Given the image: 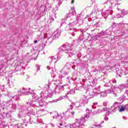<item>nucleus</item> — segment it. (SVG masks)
I'll use <instances>...</instances> for the list:
<instances>
[{
  "label": "nucleus",
  "instance_id": "obj_8",
  "mask_svg": "<svg viewBox=\"0 0 128 128\" xmlns=\"http://www.w3.org/2000/svg\"><path fill=\"white\" fill-rule=\"evenodd\" d=\"M50 96H52V91L50 90H46L42 93H41V96L44 98H50Z\"/></svg>",
  "mask_w": 128,
  "mask_h": 128
},
{
  "label": "nucleus",
  "instance_id": "obj_6",
  "mask_svg": "<svg viewBox=\"0 0 128 128\" xmlns=\"http://www.w3.org/2000/svg\"><path fill=\"white\" fill-rule=\"evenodd\" d=\"M84 24V20H76L70 23L68 26L70 27V30H72V28H74V26H76V24Z\"/></svg>",
  "mask_w": 128,
  "mask_h": 128
},
{
  "label": "nucleus",
  "instance_id": "obj_39",
  "mask_svg": "<svg viewBox=\"0 0 128 128\" xmlns=\"http://www.w3.org/2000/svg\"><path fill=\"white\" fill-rule=\"evenodd\" d=\"M50 20L52 22H54V18H52V16H50Z\"/></svg>",
  "mask_w": 128,
  "mask_h": 128
},
{
  "label": "nucleus",
  "instance_id": "obj_7",
  "mask_svg": "<svg viewBox=\"0 0 128 128\" xmlns=\"http://www.w3.org/2000/svg\"><path fill=\"white\" fill-rule=\"evenodd\" d=\"M88 97L86 96H82L80 98V104H81V106H84L86 104H88Z\"/></svg>",
  "mask_w": 128,
  "mask_h": 128
},
{
  "label": "nucleus",
  "instance_id": "obj_44",
  "mask_svg": "<svg viewBox=\"0 0 128 128\" xmlns=\"http://www.w3.org/2000/svg\"><path fill=\"white\" fill-rule=\"evenodd\" d=\"M62 114H63L64 116H66V112H62Z\"/></svg>",
  "mask_w": 128,
  "mask_h": 128
},
{
  "label": "nucleus",
  "instance_id": "obj_20",
  "mask_svg": "<svg viewBox=\"0 0 128 128\" xmlns=\"http://www.w3.org/2000/svg\"><path fill=\"white\" fill-rule=\"evenodd\" d=\"M101 98H104V96H106V92H102L100 94Z\"/></svg>",
  "mask_w": 128,
  "mask_h": 128
},
{
  "label": "nucleus",
  "instance_id": "obj_50",
  "mask_svg": "<svg viewBox=\"0 0 128 128\" xmlns=\"http://www.w3.org/2000/svg\"><path fill=\"white\" fill-rule=\"evenodd\" d=\"M36 42H38V40H34V44H36Z\"/></svg>",
  "mask_w": 128,
  "mask_h": 128
},
{
  "label": "nucleus",
  "instance_id": "obj_38",
  "mask_svg": "<svg viewBox=\"0 0 128 128\" xmlns=\"http://www.w3.org/2000/svg\"><path fill=\"white\" fill-rule=\"evenodd\" d=\"M104 120H108V117L106 116L104 118Z\"/></svg>",
  "mask_w": 128,
  "mask_h": 128
},
{
  "label": "nucleus",
  "instance_id": "obj_33",
  "mask_svg": "<svg viewBox=\"0 0 128 128\" xmlns=\"http://www.w3.org/2000/svg\"><path fill=\"white\" fill-rule=\"evenodd\" d=\"M106 110H108V108H103L102 110H101V112H106Z\"/></svg>",
  "mask_w": 128,
  "mask_h": 128
},
{
  "label": "nucleus",
  "instance_id": "obj_29",
  "mask_svg": "<svg viewBox=\"0 0 128 128\" xmlns=\"http://www.w3.org/2000/svg\"><path fill=\"white\" fill-rule=\"evenodd\" d=\"M119 110V112H124V110H126V107H121L120 108H118Z\"/></svg>",
  "mask_w": 128,
  "mask_h": 128
},
{
  "label": "nucleus",
  "instance_id": "obj_46",
  "mask_svg": "<svg viewBox=\"0 0 128 128\" xmlns=\"http://www.w3.org/2000/svg\"><path fill=\"white\" fill-rule=\"evenodd\" d=\"M70 113L72 114V116H74V111H72L70 112Z\"/></svg>",
  "mask_w": 128,
  "mask_h": 128
},
{
  "label": "nucleus",
  "instance_id": "obj_32",
  "mask_svg": "<svg viewBox=\"0 0 128 128\" xmlns=\"http://www.w3.org/2000/svg\"><path fill=\"white\" fill-rule=\"evenodd\" d=\"M94 72H96L98 74V72H100V68H96L94 70Z\"/></svg>",
  "mask_w": 128,
  "mask_h": 128
},
{
  "label": "nucleus",
  "instance_id": "obj_59",
  "mask_svg": "<svg viewBox=\"0 0 128 128\" xmlns=\"http://www.w3.org/2000/svg\"><path fill=\"white\" fill-rule=\"evenodd\" d=\"M103 38H104V36H103Z\"/></svg>",
  "mask_w": 128,
  "mask_h": 128
},
{
  "label": "nucleus",
  "instance_id": "obj_13",
  "mask_svg": "<svg viewBox=\"0 0 128 128\" xmlns=\"http://www.w3.org/2000/svg\"><path fill=\"white\" fill-rule=\"evenodd\" d=\"M45 37L47 38L48 40H50L49 42H52V34H46V35H45Z\"/></svg>",
  "mask_w": 128,
  "mask_h": 128
},
{
  "label": "nucleus",
  "instance_id": "obj_22",
  "mask_svg": "<svg viewBox=\"0 0 128 128\" xmlns=\"http://www.w3.org/2000/svg\"><path fill=\"white\" fill-rule=\"evenodd\" d=\"M66 96H62L60 98H59L58 99L54 100L55 102H58L59 100H63V98H66Z\"/></svg>",
  "mask_w": 128,
  "mask_h": 128
},
{
  "label": "nucleus",
  "instance_id": "obj_10",
  "mask_svg": "<svg viewBox=\"0 0 128 128\" xmlns=\"http://www.w3.org/2000/svg\"><path fill=\"white\" fill-rule=\"evenodd\" d=\"M52 116H53V118H56L57 120H61L62 118V116L58 115L57 112H52Z\"/></svg>",
  "mask_w": 128,
  "mask_h": 128
},
{
  "label": "nucleus",
  "instance_id": "obj_51",
  "mask_svg": "<svg viewBox=\"0 0 128 128\" xmlns=\"http://www.w3.org/2000/svg\"><path fill=\"white\" fill-rule=\"evenodd\" d=\"M74 0H72V4H74Z\"/></svg>",
  "mask_w": 128,
  "mask_h": 128
},
{
  "label": "nucleus",
  "instance_id": "obj_4",
  "mask_svg": "<svg viewBox=\"0 0 128 128\" xmlns=\"http://www.w3.org/2000/svg\"><path fill=\"white\" fill-rule=\"evenodd\" d=\"M98 94H100L96 88L94 89L92 91H88L86 92V94H88V98H94L96 96H98Z\"/></svg>",
  "mask_w": 128,
  "mask_h": 128
},
{
  "label": "nucleus",
  "instance_id": "obj_49",
  "mask_svg": "<svg viewBox=\"0 0 128 128\" xmlns=\"http://www.w3.org/2000/svg\"><path fill=\"white\" fill-rule=\"evenodd\" d=\"M60 124V126H62V123H60V124Z\"/></svg>",
  "mask_w": 128,
  "mask_h": 128
},
{
  "label": "nucleus",
  "instance_id": "obj_54",
  "mask_svg": "<svg viewBox=\"0 0 128 128\" xmlns=\"http://www.w3.org/2000/svg\"><path fill=\"white\" fill-rule=\"evenodd\" d=\"M98 112H102V110H98Z\"/></svg>",
  "mask_w": 128,
  "mask_h": 128
},
{
  "label": "nucleus",
  "instance_id": "obj_37",
  "mask_svg": "<svg viewBox=\"0 0 128 128\" xmlns=\"http://www.w3.org/2000/svg\"><path fill=\"white\" fill-rule=\"evenodd\" d=\"M36 68H37V70H40V66L39 65H36Z\"/></svg>",
  "mask_w": 128,
  "mask_h": 128
},
{
  "label": "nucleus",
  "instance_id": "obj_53",
  "mask_svg": "<svg viewBox=\"0 0 128 128\" xmlns=\"http://www.w3.org/2000/svg\"><path fill=\"white\" fill-rule=\"evenodd\" d=\"M72 36H74L75 34H74V33H72Z\"/></svg>",
  "mask_w": 128,
  "mask_h": 128
},
{
  "label": "nucleus",
  "instance_id": "obj_12",
  "mask_svg": "<svg viewBox=\"0 0 128 128\" xmlns=\"http://www.w3.org/2000/svg\"><path fill=\"white\" fill-rule=\"evenodd\" d=\"M46 112V110H44V109H42L40 110H39L38 111V118L42 116V114H44Z\"/></svg>",
  "mask_w": 128,
  "mask_h": 128
},
{
  "label": "nucleus",
  "instance_id": "obj_40",
  "mask_svg": "<svg viewBox=\"0 0 128 128\" xmlns=\"http://www.w3.org/2000/svg\"><path fill=\"white\" fill-rule=\"evenodd\" d=\"M18 118H22V115L20 114H18Z\"/></svg>",
  "mask_w": 128,
  "mask_h": 128
},
{
  "label": "nucleus",
  "instance_id": "obj_58",
  "mask_svg": "<svg viewBox=\"0 0 128 128\" xmlns=\"http://www.w3.org/2000/svg\"><path fill=\"white\" fill-rule=\"evenodd\" d=\"M106 36H108L106 35Z\"/></svg>",
  "mask_w": 128,
  "mask_h": 128
},
{
  "label": "nucleus",
  "instance_id": "obj_30",
  "mask_svg": "<svg viewBox=\"0 0 128 128\" xmlns=\"http://www.w3.org/2000/svg\"><path fill=\"white\" fill-rule=\"evenodd\" d=\"M72 16V13H68V14H66V17L67 18H70Z\"/></svg>",
  "mask_w": 128,
  "mask_h": 128
},
{
  "label": "nucleus",
  "instance_id": "obj_31",
  "mask_svg": "<svg viewBox=\"0 0 128 128\" xmlns=\"http://www.w3.org/2000/svg\"><path fill=\"white\" fill-rule=\"evenodd\" d=\"M114 18H124V16L122 14L121 15L120 14H118L114 16Z\"/></svg>",
  "mask_w": 128,
  "mask_h": 128
},
{
  "label": "nucleus",
  "instance_id": "obj_1",
  "mask_svg": "<svg viewBox=\"0 0 128 128\" xmlns=\"http://www.w3.org/2000/svg\"><path fill=\"white\" fill-rule=\"evenodd\" d=\"M28 106H36L38 108L40 106H44V102L42 98H38L36 94H34L32 96V99H30L27 102Z\"/></svg>",
  "mask_w": 128,
  "mask_h": 128
},
{
  "label": "nucleus",
  "instance_id": "obj_55",
  "mask_svg": "<svg viewBox=\"0 0 128 128\" xmlns=\"http://www.w3.org/2000/svg\"><path fill=\"white\" fill-rule=\"evenodd\" d=\"M118 10H120V8H118Z\"/></svg>",
  "mask_w": 128,
  "mask_h": 128
},
{
  "label": "nucleus",
  "instance_id": "obj_16",
  "mask_svg": "<svg viewBox=\"0 0 128 128\" xmlns=\"http://www.w3.org/2000/svg\"><path fill=\"white\" fill-rule=\"evenodd\" d=\"M121 14L124 16H128V10H122L121 12Z\"/></svg>",
  "mask_w": 128,
  "mask_h": 128
},
{
  "label": "nucleus",
  "instance_id": "obj_19",
  "mask_svg": "<svg viewBox=\"0 0 128 128\" xmlns=\"http://www.w3.org/2000/svg\"><path fill=\"white\" fill-rule=\"evenodd\" d=\"M62 71L64 72V74H68V72L70 70L67 69L66 68L64 67L62 69Z\"/></svg>",
  "mask_w": 128,
  "mask_h": 128
},
{
  "label": "nucleus",
  "instance_id": "obj_18",
  "mask_svg": "<svg viewBox=\"0 0 128 128\" xmlns=\"http://www.w3.org/2000/svg\"><path fill=\"white\" fill-rule=\"evenodd\" d=\"M48 60L50 62H56V58L54 57H50L48 58Z\"/></svg>",
  "mask_w": 128,
  "mask_h": 128
},
{
  "label": "nucleus",
  "instance_id": "obj_9",
  "mask_svg": "<svg viewBox=\"0 0 128 128\" xmlns=\"http://www.w3.org/2000/svg\"><path fill=\"white\" fill-rule=\"evenodd\" d=\"M30 88H22L19 90L18 92H21V94H24L25 96H28L29 94H30Z\"/></svg>",
  "mask_w": 128,
  "mask_h": 128
},
{
  "label": "nucleus",
  "instance_id": "obj_21",
  "mask_svg": "<svg viewBox=\"0 0 128 128\" xmlns=\"http://www.w3.org/2000/svg\"><path fill=\"white\" fill-rule=\"evenodd\" d=\"M90 118V112H87L86 114L84 115V118L82 119V120L84 122V118Z\"/></svg>",
  "mask_w": 128,
  "mask_h": 128
},
{
  "label": "nucleus",
  "instance_id": "obj_36",
  "mask_svg": "<svg viewBox=\"0 0 128 128\" xmlns=\"http://www.w3.org/2000/svg\"><path fill=\"white\" fill-rule=\"evenodd\" d=\"M106 12H109V14H112V10H110V12L106 11Z\"/></svg>",
  "mask_w": 128,
  "mask_h": 128
},
{
  "label": "nucleus",
  "instance_id": "obj_56",
  "mask_svg": "<svg viewBox=\"0 0 128 128\" xmlns=\"http://www.w3.org/2000/svg\"><path fill=\"white\" fill-rule=\"evenodd\" d=\"M108 114H110V111H108Z\"/></svg>",
  "mask_w": 128,
  "mask_h": 128
},
{
  "label": "nucleus",
  "instance_id": "obj_41",
  "mask_svg": "<svg viewBox=\"0 0 128 128\" xmlns=\"http://www.w3.org/2000/svg\"><path fill=\"white\" fill-rule=\"evenodd\" d=\"M96 78H95L93 80V84H96Z\"/></svg>",
  "mask_w": 128,
  "mask_h": 128
},
{
  "label": "nucleus",
  "instance_id": "obj_3",
  "mask_svg": "<svg viewBox=\"0 0 128 128\" xmlns=\"http://www.w3.org/2000/svg\"><path fill=\"white\" fill-rule=\"evenodd\" d=\"M54 84L56 86V87L54 89V92L56 94H60L62 90H64V86H58V84H60V80H57L54 82Z\"/></svg>",
  "mask_w": 128,
  "mask_h": 128
},
{
  "label": "nucleus",
  "instance_id": "obj_23",
  "mask_svg": "<svg viewBox=\"0 0 128 128\" xmlns=\"http://www.w3.org/2000/svg\"><path fill=\"white\" fill-rule=\"evenodd\" d=\"M76 92L74 90H70L67 93V94H74Z\"/></svg>",
  "mask_w": 128,
  "mask_h": 128
},
{
  "label": "nucleus",
  "instance_id": "obj_11",
  "mask_svg": "<svg viewBox=\"0 0 128 128\" xmlns=\"http://www.w3.org/2000/svg\"><path fill=\"white\" fill-rule=\"evenodd\" d=\"M116 108H120V105H118V102H116L112 106L108 108V110L112 109L113 112H114Z\"/></svg>",
  "mask_w": 128,
  "mask_h": 128
},
{
  "label": "nucleus",
  "instance_id": "obj_43",
  "mask_svg": "<svg viewBox=\"0 0 128 128\" xmlns=\"http://www.w3.org/2000/svg\"><path fill=\"white\" fill-rule=\"evenodd\" d=\"M96 128H102V126L100 124L96 125Z\"/></svg>",
  "mask_w": 128,
  "mask_h": 128
},
{
  "label": "nucleus",
  "instance_id": "obj_15",
  "mask_svg": "<svg viewBox=\"0 0 128 128\" xmlns=\"http://www.w3.org/2000/svg\"><path fill=\"white\" fill-rule=\"evenodd\" d=\"M60 32H62V30L58 29L56 32H54V36L56 38H57L60 34Z\"/></svg>",
  "mask_w": 128,
  "mask_h": 128
},
{
  "label": "nucleus",
  "instance_id": "obj_28",
  "mask_svg": "<svg viewBox=\"0 0 128 128\" xmlns=\"http://www.w3.org/2000/svg\"><path fill=\"white\" fill-rule=\"evenodd\" d=\"M96 106H98V102L94 103L92 106V108H96Z\"/></svg>",
  "mask_w": 128,
  "mask_h": 128
},
{
  "label": "nucleus",
  "instance_id": "obj_24",
  "mask_svg": "<svg viewBox=\"0 0 128 128\" xmlns=\"http://www.w3.org/2000/svg\"><path fill=\"white\" fill-rule=\"evenodd\" d=\"M64 68H66L70 70V68H72V64H66V66Z\"/></svg>",
  "mask_w": 128,
  "mask_h": 128
},
{
  "label": "nucleus",
  "instance_id": "obj_2",
  "mask_svg": "<svg viewBox=\"0 0 128 128\" xmlns=\"http://www.w3.org/2000/svg\"><path fill=\"white\" fill-rule=\"evenodd\" d=\"M60 52H64L65 56L68 58H70L74 55V50L70 48L68 44H64L62 47L60 48Z\"/></svg>",
  "mask_w": 128,
  "mask_h": 128
},
{
  "label": "nucleus",
  "instance_id": "obj_34",
  "mask_svg": "<svg viewBox=\"0 0 128 128\" xmlns=\"http://www.w3.org/2000/svg\"><path fill=\"white\" fill-rule=\"evenodd\" d=\"M70 110H72V108H74V105L72 104H72H70V108H69Z\"/></svg>",
  "mask_w": 128,
  "mask_h": 128
},
{
  "label": "nucleus",
  "instance_id": "obj_42",
  "mask_svg": "<svg viewBox=\"0 0 128 128\" xmlns=\"http://www.w3.org/2000/svg\"><path fill=\"white\" fill-rule=\"evenodd\" d=\"M125 108H126V110H128V104H126L125 106Z\"/></svg>",
  "mask_w": 128,
  "mask_h": 128
},
{
  "label": "nucleus",
  "instance_id": "obj_14",
  "mask_svg": "<svg viewBox=\"0 0 128 128\" xmlns=\"http://www.w3.org/2000/svg\"><path fill=\"white\" fill-rule=\"evenodd\" d=\"M122 0H112L110 1L111 4L112 6H116V4H120V2Z\"/></svg>",
  "mask_w": 128,
  "mask_h": 128
},
{
  "label": "nucleus",
  "instance_id": "obj_27",
  "mask_svg": "<svg viewBox=\"0 0 128 128\" xmlns=\"http://www.w3.org/2000/svg\"><path fill=\"white\" fill-rule=\"evenodd\" d=\"M70 14H76V10L74 8H72L71 10H70Z\"/></svg>",
  "mask_w": 128,
  "mask_h": 128
},
{
  "label": "nucleus",
  "instance_id": "obj_25",
  "mask_svg": "<svg viewBox=\"0 0 128 128\" xmlns=\"http://www.w3.org/2000/svg\"><path fill=\"white\" fill-rule=\"evenodd\" d=\"M31 114L33 116H38V112H36L34 110H32Z\"/></svg>",
  "mask_w": 128,
  "mask_h": 128
},
{
  "label": "nucleus",
  "instance_id": "obj_35",
  "mask_svg": "<svg viewBox=\"0 0 128 128\" xmlns=\"http://www.w3.org/2000/svg\"><path fill=\"white\" fill-rule=\"evenodd\" d=\"M13 98H14L15 100H18V96H13Z\"/></svg>",
  "mask_w": 128,
  "mask_h": 128
},
{
  "label": "nucleus",
  "instance_id": "obj_47",
  "mask_svg": "<svg viewBox=\"0 0 128 128\" xmlns=\"http://www.w3.org/2000/svg\"><path fill=\"white\" fill-rule=\"evenodd\" d=\"M14 106H16V105H14V104H13V105H12V106H11V108H14L16 107H14Z\"/></svg>",
  "mask_w": 128,
  "mask_h": 128
},
{
  "label": "nucleus",
  "instance_id": "obj_26",
  "mask_svg": "<svg viewBox=\"0 0 128 128\" xmlns=\"http://www.w3.org/2000/svg\"><path fill=\"white\" fill-rule=\"evenodd\" d=\"M124 88H126V86H124V84H122L119 86H118V88L120 90H124Z\"/></svg>",
  "mask_w": 128,
  "mask_h": 128
},
{
  "label": "nucleus",
  "instance_id": "obj_48",
  "mask_svg": "<svg viewBox=\"0 0 128 128\" xmlns=\"http://www.w3.org/2000/svg\"><path fill=\"white\" fill-rule=\"evenodd\" d=\"M48 70H50V66H48L47 67Z\"/></svg>",
  "mask_w": 128,
  "mask_h": 128
},
{
  "label": "nucleus",
  "instance_id": "obj_52",
  "mask_svg": "<svg viewBox=\"0 0 128 128\" xmlns=\"http://www.w3.org/2000/svg\"><path fill=\"white\" fill-rule=\"evenodd\" d=\"M51 124V126H54V124Z\"/></svg>",
  "mask_w": 128,
  "mask_h": 128
},
{
  "label": "nucleus",
  "instance_id": "obj_57",
  "mask_svg": "<svg viewBox=\"0 0 128 128\" xmlns=\"http://www.w3.org/2000/svg\"><path fill=\"white\" fill-rule=\"evenodd\" d=\"M68 78H68H70V77H68V78Z\"/></svg>",
  "mask_w": 128,
  "mask_h": 128
},
{
  "label": "nucleus",
  "instance_id": "obj_45",
  "mask_svg": "<svg viewBox=\"0 0 128 128\" xmlns=\"http://www.w3.org/2000/svg\"><path fill=\"white\" fill-rule=\"evenodd\" d=\"M58 78H64V76H62V75H60L58 76Z\"/></svg>",
  "mask_w": 128,
  "mask_h": 128
},
{
  "label": "nucleus",
  "instance_id": "obj_5",
  "mask_svg": "<svg viewBox=\"0 0 128 128\" xmlns=\"http://www.w3.org/2000/svg\"><path fill=\"white\" fill-rule=\"evenodd\" d=\"M81 122L78 119H76L75 122L70 124V128H81L82 126V124H80Z\"/></svg>",
  "mask_w": 128,
  "mask_h": 128
},
{
  "label": "nucleus",
  "instance_id": "obj_17",
  "mask_svg": "<svg viewBox=\"0 0 128 128\" xmlns=\"http://www.w3.org/2000/svg\"><path fill=\"white\" fill-rule=\"evenodd\" d=\"M82 84L80 83H78L76 84V90H82Z\"/></svg>",
  "mask_w": 128,
  "mask_h": 128
}]
</instances>
